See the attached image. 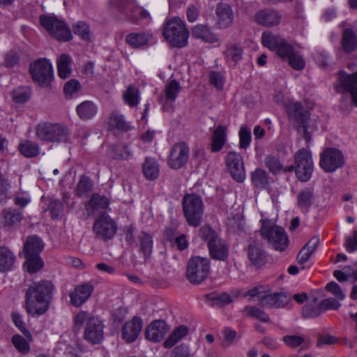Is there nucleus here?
<instances>
[{"instance_id": "nucleus-12", "label": "nucleus", "mask_w": 357, "mask_h": 357, "mask_svg": "<svg viewBox=\"0 0 357 357\" xmlns=\"http://www.w3.org/2000/svg\"><path fill=\"white\" fill-rule=\"evenodd\" d=\"M344 165V155L337 149L327 148L320 155L319 165L327 173H333Z\"/></svg>"}, {"instance_id": "nucleus-46", "label": "nucleus", "mask_w": 357, "mask_h": 357, "mask_svg": "<svg viewBox=\"0 0 357 357\" xmlns=\"http://www.w3.org/2000/svg\"><path fill=\"white\" fill-rule=\"evenodd\" d=\"M33 342L32 336H13L12 342L16 349L23 354H26L30 351L29 344Z\"/></svg>"}, {"instance_id": "nucleus-37", "label": "nucleus", "mask_w": 357, "mask_h": 357, "mask_svg": "<svg viewBox=\"0 0 357 357\" xmlns=\"http://www.w3.org/2000/svg\"><path fill=\"white\" fill-rule=\"evenodd\" d=\"M71 58L66 54H62L57 59V68L59 76L61 79H66L71 73Z\"/></svg>"}, {"instance_id": "nucleus-1", "label": "nucleus", "mask_w": 357, "mask_h": 357, "mask_svg": "<svg viewBox=\"0 0 357 357\" xmlns=\"http://www.w3.org/2000/svg\"><path fill=\"white\" fill-rule=\"evenodd\" d=\"M54 287L50 280H41L30 285L25 293L26 312L32 316H40L50 307Z\"/></svg>"}, {"instance_id": "nucleus-25", "label": "nucleus", "mask_w": 357, "mask_h": 357, "mask_svg": "<svg viewBox=\"0 0 357 357\" xmlns=\"http://www.w3.org/2000/svg\"><path fill=\"white\" fill-rule=\"evenodd\" d=\"M181 86L176 79L171 80L165 86V103L163 109L169 111L172 107V104L176 100L178 93L181 91Z\"/></svg>"}, {"instance_id": "nucleus-49", "label": "nucleus", "mask_w": 357, "mask_h": 357, "mask_svg": "<svg viewBox=\"0 0 357 357\" xmlns=\"http://www.w3.org/2000/svg\"><path fill=\"white\" fill-rule=\"evenodd\" d=\"M206 298L211 302V305L219 307H222L232 302L231 296L227 293H221L219 294H210L206 295Z\"/></svg>"}, {"instance_id": "nucleus-13", "label": "nucleus", "mask_w": 357, "mask_h": 357, "mask_svg": "<svg viewBox=\"0 0 357 357\" xmlns=\"http://www.w3.org/2000/svg\"><path fill=\"white\" fill-rule=\"evenodd\" d=\"M93 231L99 239L110 240L117 231V225L109 215L103 213L95 220L93 225Z\"/></svg>"}, {"instance_id": "nucleus-53", "label": "nucleus", "mask_w": 357, "mask_h": 357, "mask_svg": "<svg viewBox=\"0 0 357 357\" xmlns=\"http://www.w3.org/2000/svg\"><path fill=\"white\" fill-rule=\"evenodd\" d=\"M354 266H356V269L354 270L352 273H349V271H347L348 268H350V266H345L344 268V271H339L336 270L333 272L334 277L340 282H346L348 280L349 278H353L354 281H357V261L354 264Z\"/></svg>"}, {"instance_id": "nucleus-27", "label": "nucleus", "mask_w": 357, "mask_h": 357, "mask_svg": "<svg viewBox=\"0 0 357 357\" xmlns=\"http://www.w3.org/2000/svg\"><path fill=\"white\" fill-rule=\"evenodd\" d=\"M193 37L209 43L218 42L217 36L204 24H197L192 30Z\"/></svg>"}, {"instance_id": "nucleus-19", "label": "nucleus", "mask_w": 357, "mask_h": 357, "mask_svg": "<svg viewBox=\"0 0 357 357\" xmlns=\"http://www.w3.org/2000/svg\"><path fill=\"white\" fill-rule=\"evenodd\" d=\"M287 112L289 118L296 121L297 126L308 124L310 114L301 102H289L287 105Z\"/></svg>"}, {"instance_id": "nucleus-57", "label": "nucleus", "mask_w": 357, "mask_h": 357, "mask_svg": "<svg viewBox=\"0 0 357 357\" xmlns=\"http://www.w3.org/2000/svg\"><path fill=\"white\" fill-rule=\"evenodd\" d=\"M340 342L341 343L347 344L349 347H353V344L347 342V338H343L339 340L335 336H320L317 341V346L323 347L326 345H331Z\"/></svg>"}, {"instance_id": "nucleus-38", "label": "nucleus", "mask_w": 357, "mask_h": 357, "mask_svg": "<svg viewBox=\"0 0 357 357\" xmlns=\"http://www.w3.org/2000/svg\"><path fill=\"white\" fill-rule=\"evenodd\" d=\"M20 153L26 158H33L40 153V147L36 143L30 140L22 141L18 146Z\"/></svg>"}, {"instance_id": "nucleus-42", "label": "nucleus", "mask_w": 357, "mask_h": 357, "mask_svg": "<svg viewBox=\"0 0 357 357\" xmlns=\"http://www.w3.org/2000/svg\"><path fill=\"white\" fill-rule=\"evenodd\" d=\"M104 325L102 321L96 317L87 319L84 335H102Z\"/></svg>"}, {"instance_id": "nucleus-58", "label": "nucleus", "mask_w": 357, "mask_h": 357, "mask_svg": "<svg viewBox=\"0 0 357 357\" xmlns=\"http://www.w3.org/2000/svg\"><path fill=\"white\" fill-rule=\"evenodd\" d=\"M245 312L248 314V316L258 319L261 321H269V317L268 314L257 307L246 306L245 307Z\"/></svg>"}, {"instance_id": "nucleus-30", "label": "nucleus", "mask_w": 357, "mask_h": 357, "mask_svg": "<svg viewBox=\"0 0 357 357\" xmlns=\"http://www.w3.org/2000/svg\"><path fill=\"white\" fill-rule=\"evenodd\" d=\"M153 35L149 33H131L126 38V43L134 48H139L146 45L152 38Z\"/></svg>"}, {"instance_id": "nucleus-48", "label": "nucleus", "mask_w": 357, "mask_h": 357, "mask_svg": "<svg viewBox=\"0 0 357 357\" xmlns=\"http://www.w3.org/2000/svg\"><path fill=\"white\" fill-rule=\"evenodd\" d=\"M342 46L346 52L354 51L357 47V40L354 31L350 29L344 30L342 37Z\"/></svg>"}, {"instance_id": "nucleus-45", "label": "nucleus", "mask_w": 357, "mask_h": 357, "mask_svg": "<svg viewBox=\"0 0 357 357\" xmlns=\"http://www.w3.org/2000/svg\"><path fill=\"white\" fill-rule=\"evenodd\" d=\"M268 175L261 168L256 169L251 174V179L254 185L258 188H265L268 184Z\"/></svg>"}, {"instance_id": "nucleus-28", "label": "nucleus", "mask_w": 357, "mask_h": 357, "mask_svg": "<svg viewBox=\"0 0 357 357\" xmlns=\"http://www.w3.org/2000/svg\"><path fill=\"white\" fill-rule=\"evenodd\" d=\"M227 140V131L226 127L222 125H219L216 129L213 132L211 137V151H220Z\"/></svg>"}, {"instance_id": "nucleus-24", "label": "nucleus", "mask_w": 357, "mask_h": 357, "mask_svg": "<svg viewBox=\"0 0 357 357\" xmlns=\"http://www.w3.org/2000/svg\"><path fill=\"white\" fill-rule=\"evenodd\" d=\"M297 206L303 213H307L315 199L314 190L310 188L302 189L297 195Z\"/></svg>"}, {"instance_id": "nucleus-17", "label": "nucleus", "mask_w": 357, "mask_h": 357, "mask_svg": "<svg viewBox=\"0 0 357 357\" xmlns=\"http://www.w3.org/2000/svg\"><path fill=\"white\" fill-rule=\"evenodd\" d=\"M255 22L264 26H275L279 24L281 15L273 9H264L258 11L254 15Z\"/></svg>"}, {"instance_id": "nucleus-8", "label": "nucleus", "mask_w": 357, "mask_h": 357, "mask_svg": "<svg viewBox=\"0 0 357 357\" xmlns=\"http://www.w3.org/2000/svg\"><path fill=\"white\" fill-rule=\"evenodd\" d=\"M40 22L43 27L56 40L68 41L73 38L71 31L66 23L55 16L42 15Z\"/></svg>"}, {"instance_id": "nucleus-23", "label": "nucleus", "mask_w": 357, "mask_h": 357, "mask_svg": "<svg viewBox=\"0 0 357 357\" xmlns=\"http://www.w3.org/2000/svg\"><path fill=\"white\" fill-rule=\"evenodd\" d=\"M248 255L251 263L256 267H261L266 263V255L259 243L253 242L248 249Z\"/></svg>"}, {"instance_id": "nucleus-10", "label": "nucleus", "mask_w": 357, "mask_h": 357, "mask_svg": "<svg viewBox=\"0 0 357 357\" xmlns=\"http://www.w3.org/2000/svg\"><path fill=\"white\" fill-rule=\"evenodd\" d=\"M29 72L33 80L40 86H48L53 79L52 66L46 59H40L31 63Z\"/></svg>"}, {"instance_id": "nucleus-56", "label": "nucleus", "mask_w": 357, "mask_h": 357, "mask_svg": "<svg viewBox=\"0 0 357 357\" xmlns=\"http://www.w3.org/2000/svg\"><path fill=\"white\" fill-rule=\"evenodd\" d=\"M323 312L321 304L307 303L302 309V314L304 318H315Z\"/></svg>"}, {"instance_id": "nucleus-2", "label": "nucleus", "mask_w": 357, "mask_h": 357, "mask_svg": "<svg viewBox=\"0 0 357 357\" xmlns=\"http://www.w3.org/2000/svg\"><path fill=\"white\" fill-rule=\"evenodd\" d=\"M162 36L170 45L182 48L188 44L189 31L181 19L174 17L165 21Z\"/></svg>"}, {"instance_id": "nucleus-44", "label": "nucleus", "mask_w": 357, "mask_h": 357, "mask_svg": "<svg viewBox=\"0 0 357 357\" xmlns=\"http://www.w3.org/2000/svg\"><path fill=\"white\" fill-rule=\"evenodd\" d=\"M109 123L111 126L122 131H128L132 128L130 123L125 121L124 116L118 112H113L111 114Z\"/></svg>"}, {"instance_id": "nucleus-11", "label": "nucleus", "mask_w": 357, "mask_h": 357, "mask_svg": "<svg viewBox=\"0 0 357 357\" xmlns=\"http://www.w3.org/2000/svg\"><path fill=\"white\" fill-rule=\"evenodd\" d=\"M277 55L282 60L287 61L289 66L296 70H301L305 68V61L293 45L284 38L276 50Z\"/></svg>"}, {"instance_id": "nucleus-15", "label": "nucleus", "mask_w": 357, "mask_h": 357, "mask_svg": "<svg viewBox=\"0 0 357 357\" xmlns=\"http://www.w3.org/2000/svg\"><path fill=\"white\" fill-rule=\"evenodd\" d=\"M226 163L234 179L237 182H242L245 173L241 155L236 152H229L226 157Z\"/></svg>"}, {"instance_id": "nucleus-39", "label": "nucleus", "mask_w": 357, "mask_h": 357, "mask_svg": "<svg viewBox=\"0 0 357 357\" xmlns=\"http://www.w3.org/2000/svg\"><path fill=\"white\" fill-rule=\"evenodd\" d=\"M112 4L116 7L121 12L126 14L135 23L137 19L132 14L135 3L132 0H111Z\"/></svg>"}, {"instance_id": "nucleus-4", "label": "nucleus", "mask_w": 357, "mask_h": 357, "mask_svg": "<svg viewBox=\"0 0 357 357\" xmlns=\"http://www.w3.org/2000/svg\"><path fill=\"white\" fill-rule=\"evenodd\" d=\"M182 206L188 224L193 227H199L204 215V204L201 197L195 194L185 195Z\"/></svg>"}, {"instance_id": "nucleus-50", "label": "nucleus", "mask_w": 357, "mask_h": 357, "mask_svg": "<svg viewBox=\"0 0 357 357\" xmlns=\"http://www.w3.org/2000/svg\"><path fill=\"white\" fill-rule=\"evenodd\" d=\"M93 183L91 178L85 175H82L75 188V193L82 197L87 195L93 189Z\"/></svg>"}, {"instance_id": "nucleus-55", "label": "nucleus", "mask_w": 357, "mask_h": 357, "mask_svg": "<svg viewBox=\"0 0 357 357\" xmlns=\"http://www.w3.org/2000/svg\"><path fill=\"white\" fill-rule=\"evenodd\" d=\"M243 50L240 46L234 45L227 49L225 55L229 62L236 65L242 59Z\"/></svg>"}, {"instance_id": "nucleus-54", "label": "nucleus", "mask_w": 357, "mask_h": 357, "mask_svg": "<svg viewBox=\"0 0 357 357\" xmlns=\"http://www.w3.org/2000/svg\"><path fill=\"white\" fill-rule=\"evenodd\" d=\"M265 166L273 174H278L282 169V165L276 156L267 155L264 158Z\"/></svg>"}, {"instance_id": "nucleus-26", "label": "nucleus", "mask_w": 357, "mask_h": 357, "mask_svg": "<svg viewBox=\"0 0 357 357\" xmlns=\"http://www.w3.org/2000/svg\"><path fill=\"white\" fill-rule=\"evenodd\" d=\"M107 153L109 157L119 160H128L132 156V151L125 144H112L109 146Z\"/></svg>"}, {"instance_id": "nucleus-41", "label": "nucleus", "mask_w": 357, "mask_h": 357, "mask_svg": "<svg viewBox=\"0 0 357 357\" xmlns=\"http://www.w3.org/2000/svg\"><path fill=\"white\" fill-rule=\"evenodd\" d=\"M142 326L143 321L142 319L138 317H134L123 325L122 335H139Z\"/></svg>"}, {"instance_id": "nucleus-59", "label": "nucleus", "mask_w": 357, "mask_h": 357, "mask_svg": "<svg viewBox=\"0 0 357 357\" xmlns=\"http://www.w3.org/2000/svg\"><path fill=\"white\" fill-rule=\"evenodd\" d=\"M251 131L245 126L241 128L239 130V146L241 149H246L250 144Z\"/></svg>"}, {"instance_id": "nucleus-43", "label": "nucleus", "mask_w": 357, "mask_h": 357, "mask_svg": "<svg viewBox=\"0 0 357 357\" xmlns=\"http://www.w3.org/2000/svg\"><path fill=\"white\" fill-rule=\"evenodd\" d=\"M283 40V38L271 31H265L261 36L262 44L271 50H276Z\"/></svg>"}, {"instance_id": "nucleus-3", "label": "nucleus", "mask_w": 357, "mask_h": 357, "mask_svg": "<svg viewBox=\"0 0 357 357\" xmlns=\"http://www.w3.org/2000/svg\"><path fill=\"white\" fill-rule=\"evenodd\" d=\"M339 83L335 85L338 92L348 91L351 95V99L349 96L342 97L340 101L341 109L349 112L353 107V104L357 106V72L351 75L341 72L339 74Z\"/></svg>"}, {"instance_id": "nucleus-18", "label": "nucleus", "mask_w": 357, "mask_h": 357, "mask_svg": "<svg viewBox=\"0 0 357 357\" xmlns=\"http://www.w3.org/2000/svg\"><path fill=\"white\" fill-rule=\"evenodd\" d=\"M291 301V296L284 292L266 294L260 298V305L270 308L283 307Z\"/></svg>"}, {"instance_id": "nucleus-22", "label": "nucleus", "mask_w": 357, "mask_h": 357, "mask_svg": "<svg viewBox=\"0 0 357 357\" xmlns=\"http://www.w3.org/2000/svg\"><path fill=\"white\" fill-rule=\"evenodd\" d=\"M3 225L5 227L13 228L20 225L23 219L21 209L7 208L2 211Z\"/></svg>"}, {"instance_id": "nucleus-35", "label": "nucleus", "mask_w": 357, "mask_h": 357, "mask_svg": "<svg viewBox=\"0 0 357 357\" xmlns=\"http://www.w3.org/2000/svg\"><path fill=\"white\" fill-rule=\"evenodd\" d=\"M15 261L14 254L6 247L0 248V272L10 271Z\"/></svg>"}, {"instance_id": "nucleus-20", "label": "nucleus", "mask_w": 357, "mask_h": 357, "mask_svg": "<svg viewBox=\"0 0 357 357\" xmlns=\"http://www.w3.org/2000/svg\"><path fill=\"white\" fill-rule=\"evenodd\" d=\"M217 25L220 29L231 26L234 21V13L231 6L225 3H220L216 6Z\"/></svg>"}, {"instance_id": "nucleus-21", "label": "nucleus", "mask_w": 357, "mask_h": 357, "mask_svg": "<svg viewBox=\"0 0 357 357\" xmlns=\"http://www.w3.org/2000/svg\"><path fill=\"white\" fill-rule=\"evenodd\" d=\"M210 256L219 261H225L229 256V247L219 236L208 245Z\"/></svg>"}, {"instance_id": "nucleus-32", "label": "nucleus", "mask_w": 357, "mask_h": 357, "mask_svg": "<svg viewBox=\"0 0 357 357\" xmlns=\"http://www.w3.org/2000/svg\"><path fill=\"white\" fill-rule=\"evenodd\" d=\"M142 172L148 180L153 181L156 179L160 173L158 162L153 158L146 157L142 164Z\"/></svg>"}, {"instance_id": "nucleus-14", "label": "nucleus", "mask_w": 357, "mask_h": 357, "mask_svg": "<svg viewBox=\"0 0 357 357\" xmlns=\"http://www.w3.org/2000/svg\"><path fill=\"white\" fill-rule=\"evenodd\" d=\"M188 157V146L183 142L176 143L171 149L168 165L174 169H178L187 162Z\"/></svg>"}, {"instance_id": "nucleus-6", "label": "nucleus", "mask_w": 357, "mask_h": 357, "mask_svg": "<svg viewBox=\"0 0 357 357\" xmlns=\"http://www.w3.org/2000/svg\"><path fill=\"white\" fill-rule=\"evenodd\" d=\"M36 135L41 141L60 143L68 140L69 132L64 126L46 122L37 126Z\"/></svg>"}, {"instance_id": "nucleus-63", "label": "nucleus", "mask_w": 357, "mask_h": 357, "mask_svg": "<svg viewBox=\"0 0 357 357\" xmlns=\"http://www.w3.org/2000/svg\"><path fill=\"white\" fill-rule=\"evenodd\" d=\"M85 347L82 340L75 341L67 346L66 351L75 357H79L80 354L85 351Z\"/></svg>"}, {"instance_id": "nucleus-33", "label": "nucleus", "mask_w": 357, "mask_h": 357, "mask_svg": "<svg viewBox=\"0 0 357 357\" xmlns=\"http://www.w3.org/2000/svg\"><path fill=\"white\" fill-rule=\"evenodd\" d=\"M109 205V200L105 196L98 194L91 195L89 201L86 204L85 208L89 213H94L100 209H105Z\"/></svg>"}, {"instance_id": "nucleus-61", "label": "nucleus", "mask_w": 357, "mask_h": 357, "mask_svg": "<svg viewBox=\"0 0 357 357\" xmlns=\"http://www.w3.org/2000/svg\"><path fill=\"white\" fill-rule=\"evenodd\" d=\"M30 98L29 89L26 87H20L13 91V99L15 102L23 103Z\"/></svg>"}, {"instance_id": "nucleus-16", "label": "nucleus", "mask_w": 357, "mask_h": 357, "mask_svg": "<svg viewBox=\"0 0 357 357\" xmlns=\"http://www.w3.org/2000/svg\"><path fill=\"white\" fill-rule=\"evenodd\" d=\"M93 291V287L89 282L76 286L69 294L70 303L75 307L82 305L91 296Z\"/></svg>"}, {"instance_id": "nucleus-34", "label": "nucleus", "mask_w": 357, "mask_h": 357, "mask_svg": "<svg viewBox=\"0 0 357 357\" xmlns=\"http://www.w3.org/2000/svg\"><path fill=\"white\" fill-rule=\"evenodd\" d=\"M137 242L139 251L143 253L144 258L149 259L153 250L152 236L145 231H141L137 236Z\"/></svg>"}, {"instance_id": "nucleus-47", "label": "nucleus", "mask_w": 357, "mask_h": 357, "mask_svg": "<svg viewBox=\"0 0 357 357\" xmlns=\"http://www.w3.org/2000/svg\"><path fill=\"white\" fill-rule=\"evenodd\" d=\"M282 341L287 346L293 349L301 347L302 349H306L310 345V342L304 339L303 336H284Z\"/></svg>"}, {"instance_id": "nucleus-40", "label": "nucleus", "mask_w": 357, "mask_h": 357, "mask_svg": "<svg viewBox=\"0 0 357 357\" xmlns=\"http://www.w3.org/2000/svg\"><path fill=\"white\" fill-rule=\"evenodd\" d=\"M123 99L124 102L130 107H136L138 105L140 100L139 91L133 85H129L123 93Z\"/></svg>"}, {"instance_id": "nucleus-36", "label": "nucleus", "mask_w": 357, "mask_h": 357, "mask_svg": "<svg viewBox=\"0 0 357 357\" xmlns=\"http://www.w3.org/2000/svg\"><path fill=\"white\" fill-rule=\"evenodd\" d=\"M169 331V326L165 320L155 319L148 325L144 335H166Z\"/></svg>"}, {"instance_id": "nucleus-51", "label": "nucleus", "mask_w": 357, "mask_h": 357, "mask_svg": "<svg viewBox=\"0 0 357 357\" xmlns=\"http://www.w3.org/2000/svg\"><path fill=\"white\" fill-rule=\"evenodd\" d=\"M25 258L26 259L25 265L29 273H36L43 267V261L39 255H25Z\"/></svg>"}, {"instance_id": "nucleus-31", "label": "nucleus", "mask_w": 357, "mask_h": 357, "mask_svg": "<svg viewBox=\"0 0 357 357\" xmlns=\"http://www.w3.org/2000/svg\"><path fill=\"white\" fill-rule=\"evenodd\" d=\"M76 111L79 117L86 121L92 119L96 114L98 107L92 101L86 100L78 105Z\"/></svg>"}, {"instance_id": "nucleus-62", "label": "nucleus", "mask_w": 357, "mask_h": 357, "mask_svg": "<svg viewBox=\"0 0 357 357\" xmlns=\"http://www.w3.org/2000/svg\"><path fill=\"white\" fill-rule=\"evenodd\" d=\"M199 236L206 242L207 245L209 243L216 239L218 236L215 231L209 226H203L199 229Z\"/></svg>"}, {"instance_id": "nucleus-5", "label": "nucleus", "mask_w": 357, "mask_h": 357, "mask_svg": "<svg viewBox=\"0 0 357 357\" xmlns=\"http://www.w3.org/2000/svg\"><path fill=\"white\" fill-rule=\"evenodd\" d=\"M261 235L266 239L270 245L275 250L282 252L285 250L289 243V240L284 229L275 225L264 221L262 223Z\"/></svg>"}, {"instance_id": "nucleus-29", "label": "nucleus", "mask_w": 357, "mask_h": 357, "mask_svg": "<svg viewBox=\"0 0 357 357\" xmlns=\"http://www.w3.org/2000/svg\"><path fill=\"white\" fill-rule=\"evenodd\" d=\"M43 248L41 238L36 236H29L24 245V255H39Z\"/></svg>"}, {"instance_id": "nucleus-52", "label": "nucleus", "mask_w": 357, "mask_h": 357, "mask_svg": "<svg viewBox=\"0 0 357 357\" xmlns=\"http://www.w3.org/2000/svg\"><path fill=\"white\" fill-rule=\"evenodd\" d=\"M73 31L75 35L79 36L82 40L89 41L91 39L89 26L84 22H77L73 25Z\"/></svg>"}, {"instance_id": "nucleus-60", "label": "nucleus", "mask_w": 357, "mask_h": 357, "mask_svg": "<svg viewBox=\"0 0 357 357\" xmlns=\"http://www.w3.org/2000/svg\"><path fill=\"white\" fill-rule=\"evenodd\" d=\"M81 89V84L79 82L75 79H72L68 82H66L63 87V91L66 96L70 98L76 95Z\"/></svg>"}, {"instance_id": "nucleus-7", "label": "nucleus", "mask_w": 357, "mask_h": 357, "mask_svg": "<svg viewBox=\"0 0 357 357\" xmlns=\"http://www.w3.org/2000/svg\"><path fill=\"white\" fill-rule=\"evenodd\" d=\"M210 270V261L208 258L192 257L188 262L186 278L190 283L198 284L207 278Z\"/></svg>"}, {"instance_id": "nucleus-9", "label": "nucleus", "mask_w": 357, "mask_h": 357, "mask_svg": "<svg viewBox=\"0 0 357 357\" xmlns=\"http://www.w3.org/2000/svg\"><path fill=\"white\" fill-rule=\"evenodd\" d=\"M295 173L302 182L307 181L312 176L314 165L312 154L306 149H301L294 154Z\"/></svg>"}, {"instance_id": "nucleus-64", "label": "nucleus", "mask_w": 357, "mask_h": 357, "mask_svg": "<svg viewBox=\"0 0 357 357\" xmlns=\"http://www.w3.org/2000/svg\"><path fill=\"white\" fill-rule=\"evenodd\" d=\"M210 83L218 90H221L225 84V78L220 72L211 71L209 74Z\"/></svg>"}]
</instances>
